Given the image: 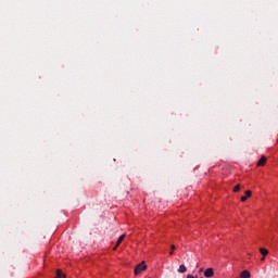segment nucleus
Returning a JSON list of instances; mask_svg holds the SVG:
<instances>
[{
    "label": "nucleus",
    "mask_w": 278,
    "mask_h": 278,
    "mask_svg": "<svg viewBox=\"0 0 278 278\" xmlns=\"http://www.w3.org/2000/svg\"><path fill=\"white\" fill-rule=\"evenodd\" d=\"M148 266H147V263L143 261L141 262L140 264H138L136 267H135V275L136 277H138V275H140L141 273H144V270H147Z\"/></svg>",
    "instance_id": "obj_1"
},
{
    "label": "nucleus",
    "mask_w": 278,
    "mask_h": 278,
    "mask_svg": "<svg viewBox=\"0 0 278 278\" xmlns=\"http://www.w3.org/2000/svg\"><path fill=\"white\" fill-rule=\"evenodd\" d=\"M204 277H206V278L214 277V268H207V269H205V271H204Z\"/></svg>",
    "instance_id": "obj_2"
},
{
    "label": "nucleus",
    "mask_w": 278,
    "mask_h": 278,
    "mask_svg": "<svg viewBox=\"0 0 278 278\" xmlns=\"http://www.w3.org/2000/svg\"><path fill=\"white\" fill-rule=\"evenodd\" d=\"M240 277L241 278H251V273L249 270H243L241 274H240Z\"/></svg>",
    "instance_id": "obj_3"
},
{
    "label": "nucleus",
    "mask_w": 278,
    "mask_h": 278,
    "mask_svg": "<svg viewBox=\"0 0 278 278\" xmlns=\"http://www.w3.org/2000/svg\"><path fill=\"white\" fill-rule=\"evenodd\" d=\"M265 164H266V156H262L257 162V166H265Z\"/></svg>",
    "instance_id": "obj_4"
},
{
    "label": "nucleus",
    "mask_w": 278,
    "mask_h": 278,
    "mask_svg": "<svg viewBox=\"0 0 278 278\" xmlns=\"http://www.w3.org/2000/svg\"><path fill=\"white\" fill-rule=\"evenodd\" d=\"M123 240H125V235H122V236L118 238V240H117V242H116V245H115V248H114V251H116V248L121 244V242H123Z\"/></svg>",
    "instance_id": "obj_5"
},
{
    "label": "nucleus",
    "mask_w": 278,
    "mask_h": 278,
    "mask_svg": "<svg viewBox=\"0 0 278 278\" xmlns=\"http://www.w3.org/2000/svg\"><path fill=\"white\" fill-rule=\"evenodd\" d=\"M178 273L180 274L188 273V268H186V265H180L178 268Z\"/></svg>",
    "instance_id": "obj_6"
},
{
    "label": "nucleus",
    "mask_w": 278,
    "mask_h": 278,
    "mask_svg": "<svg viewBox=\"0 0 278 278\" xmlns=\"http://www.w3.org/2000/svg\"><path fill=\"white\" fill-rule=\"evenodd\" d=\"M260 253H261L264 257H266V255H268V250H267L266 248H261V249H260Z\"/></svg>",
    "instance_id": "obj_7"
},
{
    "label": "nucleus",
    "mask_w": 278,
    "mask_h": 278,
    "mask_svg": "<svg viewBox=\"0 0 278 278\" xmlns=\"http://www.w3.org/2000/svg\"><path fill=\"white\" fill-rule=\"evenodd\" d=\"M65 278L66 277V275H64L63 273H62V270H60V269H58L56 270V277H54V278Z\"/></svg>",
    "instance_id": "obj_8"
},
{
    "label": "nucleus",
    "mask_w": 278,
    "mask_h": 278,
    "mask_svg": "<svg viewBox=\"0 0 278 278\" xmlns=\"http://www.w3.org/2000/svg\"><path fill=\"white\" fill-rule=\"evenodd\" d=\"M253 194V192L251 190H247L245 191V197H248V199Z\"/></svg>",
    "instance_id": "obj_9"
},
{
    "label": "nucleus",
    "mask_w": 278,
    "mask_h": 278,
    "mask_svg": "<svg viewBox=\"0 0 278 278\" xmlns=\"http://www.w3.org/2000/svg\"><path fill=\"white\" fill-rule=\"evenodd\" d=\"M240 185H237L235 188H233V192H240Z\"/></svg>",
    "instance_id": "obj_10"
},
{
    "label": "nucleus",
    "mask_w": 278,
    "mask_h": 278,
    "mask_svg": "<svg viewBox=\"0 0 278 278\" xmlns=\"http://www.w3.org/2000/svg\"><path fill=\"white\" fill-rule=\"evenodd\" d=\"M170 249H172V251L169 252V255H174V252H173V251H175V249H176L175 244H172V245H170Z\"/></svg>",
    "instance_id": "obj_11"
},
{
    "label": "nucleus",
    "mask_w": 278,
    "mask_h": 278,
    "mask_svg": "<svg viewBox=\"0 0 278 278\" xmlns=\"http://www.w3.org/2000/svg\"><path fill=\"white\" fill-rule=\"evenodd\" d=\"M247 199H248V197H247V195L241 197V201H242V203H244V202L247 201Z\"/></svg>",
    "instance_id": "obj_12"
},
{
    "label": "nucleus",
    "mask_w": 278,
    "mask_h": 278,
    "mask_svg": "<svg viewBox=\"0 0 278 278\" xmlns=\"http://www.w3.org/2000/svg\"><path fill=\"white\" fill-rule=\"evenodd\" d=\"M187 278H199L198 276L187 275Z\"/></svg>",
    "instance_id": "obj_13"
},
{
    "label": "nucleus",
    "mask_w": 278,
    "mask_h": 278,
    "mask_svg": "<svg viewBox=\"0 0 278 278\" xmlns=\"http://www.w3.org/2000/svg\"><path fill=\"white\" fill-rule=\"evenodd\" d=\"M266 260V256H263L262 258H261V262H264Z\"/></svg>",
    "instance_id": "obj_14"
},
{
    "label": "nucleus",
    "mask_w": 278,
    "mask_h": 278,
    "mask_svg": "<svg viewBox=\"0 0 278 278\" xmlns=\"http://www.w3.org/2000/svg\"><path fill=\"white\" fill-rule=\"evenodd\" d=\"M200 273H203V269H200Z\"/></svg>",
    "instance_id": "obj_15"
}]
</instances>
